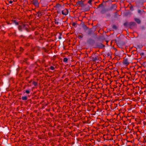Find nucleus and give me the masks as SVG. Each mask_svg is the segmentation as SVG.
I'll return each mask as SVG.
<instances>
[{
    "instance_id": "f257e3e1",
    "label": "nucleus",
    "mask_w": 146,
    "mask_h": 146,
    "mask_svg": "<svg viewBox=\"0 0 146 146\" xmlns=\"http://www.w3.org/2000/svg\"><path fill=\"white\" fill-rule=\"evenodd\" d=\"M95 48H102L105 47L104 45L102 44L101 43L98 42H96L95 43Z\"/></svg>"
},
{
    "instance_id": "f03ea898",
    "label": "nucleus",
    "mask_w": 146,
    "mask_h": 146,
    "mask_svg": "<svg viewBox=\"0 0 146 146\" xmlns=\"http://www.w3.org/2000/svg\"><path fill=\"white\" fill-rule=\"evenodd\" d=\"M119 37L118 38V40H115L118 46H119V45L122 46L124 45L125 44V42L120 39H119Z\"/></svg>"
},
{
    "instance_id": "7ed1b4c3",
    "label": "nucleus",
    "mask_w": 146,
    "mask_h": 146,
    "mask_svg": "<svg viewBox=\"0 0 146 146\" xmlns=\"http://www.w3.org/2000/svg\"><path fill=\"white\" fill-rule=\"evenodd\" d=\"M87 43L89 45H93L95 43V41L93 39L90 38L87 40Z\"/></svg>"
},
{
    "instance_id": "20e7f679",
    "label": "nucleus",
    "mask_w": 146,
    "mask_h": 146,
    "mask_svg": "<svg viewBox=\"0 0 146 146\" xmlns=\"http://www.w3.org/2000/svg\"><path fill=\"white\" fill-rule=\"evenodd\" d=\"M123 64L126 65H128L129 63L128 62V58H125L123 60Z\"/></svg>"
},
{
    "instance_id": "39448f33",
    "label": "nucleus",
    "mask_w": 146,
    "mask_h": 146,
    "mask_svg": "<svg viewBox=\"0 0 146 146\" xmlns=\"http://www.w3.org/2000/svg\"><path fill=\"white\" fill-rule=\"evenodd\" d=\"M68 13V11L67 9H66L64 11L62 10V13L63 15H66Z\"/></svg>"
},
{
    "instance_id": "423d86ee",
    "label": "nucleus",
    "mask_w": 146,
    "mask_h": 146,
    "mask_svg": "<svg viewBox=\"0 0 146 146\" xmlns=\"http://www.w3.org/2000/svg\"><path fill=\"white\" fill-rule=\"evenodd\" d=\"M117 6L115 4L112 5L110 8L108 9V11H111L113 9H115Z\"/></svg>"
},
{
    "instance_id": "0eeeda50",
    "label": "nucleus",
    "mask_w": 146,
    "mask_h": 146,
    "mask_svg": "<svg viewBox=\"0 0 146 146\" xmlns=\"http://www.w3.org/2000/svg\"><path fill=\"white\" fill-rule=\"evenodd\" d=\"M77 5H79L82 7H84V5L83 3V1H78L77 3Z\"/></svg>"
},
{
    "instance_id": "6e6552de",
    "label": "nucleus",
    "mask_w": 146,
    "mask_h": 146,
    "mask_svg": "<svg viewBox=\"0 0 146 146\" xmlns=\"http://www.w3.org/2000/svg\"><path fill=\"white\" fill-rule=\"evenodd\" d=\"M26 26V25H23L22 26L19 25L18 26V29L20 31L22 32V29L23 28H25Z\"/></svg>"
},
{
    "instance_id": "1a4fd4ad",
    "label": "nucleus",
    "mask_w": 146,
    "mask_h": 146,
    "mask_svg": "<svg viewBox=\"0 0 146 146\" xmlns=\"http://www.w3.org/2000/svg\"><path fill=\"white\" fill-rule=\"evenodd\" d=\"M33 4L35 6H38L39 4L37 0H33L32 1Z\"/></svg>"
},
{
    "instance_id": "9d476101",
    "label": "nucleus",
    "mask_w": 146,
    "mask_h": 146,
    "mask_svg": "<svg viewBox=\"0 0 146 146\" xmlns=\"http://www.w3.org/2000/svg\"><path fill=\"white\" fill-rule=\"evenodd\" d=\"M82 27L85 31L88 29V28L83 23L82 24Z\"/></svg>"
},
{
    "instance_id": "9b49d317",
    "label": "nucleus",
    "mask_w": 146,
    "mask_h": 146,
    "mask_svg": "<svg viewBox=\"0 0 146 146\" xmlns=\"http://www.w3.org/2000/svg\"><path fill=\"white\" fill-rule=\"evenodd\" d=\"M129 24L130 27L132 26H135L136 25V23L134 22H130Z\"/></svg>"
},
{
    "instance_id": "f8f14e48",
    "label": "nucleus",
    "mask_w": 146,
    "mask_h": 146,
    "mask_svg": "<svg viewBox=\"0 0 146 146\" xmlns=\"http://www.w3.org/2000/svg\"><path fill=\"white\" fill-rule=\"evenodd\" d=\"M94 33L93 31L91 29H89L87 32V34L88 35H90L91 34L93 33Z\"/></svg>"
},
{
    "instance_id": "ddd939ff",
    "label": "nucleus",
    "mask_w": 146,
    "mask_h": 146,
    "mask_svg": "<svg viewBox=\"0 0 146 146\" xmlns=\"http://www.w3.org/2000/svg\"><path fill=\"white\" fill-rule=\"evenodd\" d=\"M134 20L138 24H140L141 22L140 20L139 19L135 18Z\"/></svg>"
},
{
    "instance_id": "4468645a",
    "label": "nucleus",
    "mask_w": 146,
    "mask_h": 146,
    "mask_svg": "<svg viewBox=\"0 0 146 146\" xmlns=\"http://www.w3.org/2000/svg\"><path fill=\"white\" fill-rule=\"evenodd\" d=\"M129 23L127 22H125L123 24V25L125 27H127L128 26H129Z\"/></svg>"
},
{
    "instance_id": "2eb2a0df",
    "label": "nucleus",
    "mask_w": 146,
    "mask_h": 146,
    "mask_svg": "<svg viewBox=\"0 0 146 146\" xmlns=\"http://www.w3.org/2000/svg\"><path fill=\"white\" fill-rule=\"evenodd\" d=\"M111 15L109 13H106L105 17L106 18L110 17H111Z\"/></svg>"
},
{
    "instance_id": "dca6fc26",
    "label": "nucleus",
    "mask_w": 146,
    "mask_h": 146,
    "mask_svg": "<svg viewBox=\"0 0 146 146\" xmlns=\"http://www.w3.org/2000/svg\"><path fill=\"white\" fill-rule=\"evenodd\" d=\"M106 10L105 9H102L101 11V13L102 14H104L106 12Z\"/></svg>"
},
{
    "instance_id": "f3484780",
    "label": "nucleus",
    "mask_w": 146,
    "mask_h": 146,
    "mask_svg": "<svg viewBox=\"0 0 146 146\" xmlns=\"http://www.w3.org/2000/svg\"><path fill=\"white\" fill-rule=\"evenodd\" d=\"M111 52L109 51L108 52H106V55L107 56H110V53Z\"/></svg>"
},
{
    "instance_id": "a211bd4d",
    "label": "nucleus",
    "mask_w": 146,
    "mask_h": 146,
    "mask_svg": "<svg viewBox=\"0 0 146 146\" xmlns=\"http://www.w3.org/2000/svg\"><path fill=\"white\" fill-rule=\"evenodd\" d=\"M112 28L114 30H116L117 29V27L114 25H113L112 26Z\"/></svg>"
},
{
    "instance_id": "6ab92c4d",
    "label": "nucleus",
    "mask_w": 146,
    "mask_h": 146,
    "mask_svg": "<svg viewBox=\"0 0 146 146\" xmlns=\"http://www.w3.org/2000/svg\"><path fill=\"white\" fill-rule=\"evenodd\" d=\"M92 60L93 61H96L98 60L97 57H93L92 59Z\"/></svg>"
},
{
    "instance_id": "aec40b11",
    "label": "nucleus",
    "mask_w": 146,
    "mask_h": 146,
    "mask_svg": "<svg viewBox=\"0 0 146 146\" xmlns=\"http://www.w3.org/2000/svg\"><path fill=\"white\" fill-rule=\"evenodd\" d=\"M22 99L23 100H27V97L26 96H22Z\"/></svg>"
},
{
    "instance_id": "412c9836",
    "label": "nucleus",
    "mask_w": 146,
    "mask_h": 146,
    "mask_svg": "<svg viewBox=\"0 0 146 146\" xmlns=\"http://www.w3.org/2000/svg\"><path fill=\"white\" fill-rule=\"evenodd\" d=\"M61 7V5L59 4H57L56 6V8L57 9H58V8Z\"/></svg>"
},
{
    "instance_id": "4be33fe9",
    "label": "nucleus",
    "mask_w": 146,
    "mask_h": 146,
    "mask_svg": "<svg viewBox=\"0 0 146 146\" xmlns=\"http://www.w3.org/2000/svg\"><path fill=\"white\" fill-rule=\"evenodd\" d=\"M13 23H14L16 25H17L19 24L17 22L16 20L14 21Z\"/></svg>"
},
{
    "instance_id": "5701e85b",
    "label": "nucleus",
    "mask_w": 146,
    "mask_h": 146,
    "mask_svg": "<svg viewBox=\"0 0 146 146\" xmlns=\"http://www.w3.org/2000/svg\"><path fill=\"white\" fill-rule=\"evenodd\" d=\"M68 60V58H64L63 61L64 62H67Z\"/></svg>"
},
{
    "instance_id": "b1692460",
    "label": "nucleus",
    "mask_w": 146,
    "mask_h": 146,
    "mask_svg": "<svg viewBox=\"0 0 146 146\" xmlns=\"http://www.w3.org/2000/svg\"><path fill=\"white\" fill-rule=\"evenodd\" d=\"M79 39H82L83 38V36H82L80 35H78V36H77Z\"/></svg>"
},
{
    "instance_id": "393cba45",
    "label": "nucleus",
    "mask_w": 146,
    "mask_h": 146,
    "mask_svg": "<svg viewBox=\"0 0 146 146\" xmlns=\"http://www.w3.org/2000/svg\"><path fill=\"white\" fill-rule=\"evenodd\" d=\"M60 36H59L58 38L59 39H61L62 38L61 36L62 35V34L61 33H60Z\"/></svg>"
},
{
    "instance_id": "a878e982",
    "label": "nucleus",
    "mask_w": 146,
    "mask_h": 146,
    "mask_svg": "<svg viewBox=\"0 0 146 146\" xmlns=\"http://www.w3.org/2000/svg\"><path fill=\"white\" fill-rule=\"evenodd\" d=\"M103 6V5L102 3L101 4H100V5H99L98 6V8H99V7H102Z\"/></svg>"
},
{
    "instance_id": "bb28decb",
    "label": "nucleus",
    "mask_w": 146,
    "mask_h": 146,
    "mask_svg": "<svg viewBox=\"0 0 146 146\" xmlns=\"http://www.w3.org/2000/svg\"><path fill=\"white\" fill-rule=\"evenodd\" d=\"M140 55L141 56H143L144 54V53L143 52H140Z\"/></svg>"
},
{
    "instance_id": "cd10ccee",
    "label": "nucleus",
    "mask_w": 146,
    "mask_h": 146,
    "mask_svg": "<svg viewBox=\"0 0 146 146\" xmlns=\"http://www.w3.org/2000/svg\"><path fill=\"white\" fill-rule=\"evenodd\" d=\"M33 84L35 86H36L37 85V83L35 82H33Z\"/></svg>"
},
{
    "instance_id": "c85d7f7f",
    "label": "nucleus",
    "mask_w": 146,
    "mask_h": 146,
    "mask_svg": "<svg viewBox=\"0 0 146 146\" xmlns=\"http://www.w3.org/2000/svg\"><path fill=\"white\" fill-rule=\"evenodd\" d=\"M50 69L52 70H54V67H53L52 66H51L50 67Z\"/></svg>"
},
{
    "instance_id": "c756f323",
    "label": "nucleus",
    "mask_w": 146,
    "mask_h": 146,
    "mask_svg": "<svg viewBox=\"0 0 146 146\" xmlns=\"http://www.w3.org/2000/svg\"><path fill=\"white\" fill-rule=\"evenodd\" d=\"M25 92L27 94H29L30 93V92L29 90H26L25 91Z\"/></svg>"
},
{
    "instance_id": "7c9ffc66",
    "label": "nucleus",
    "mask_w": 146,
    "mask_h": 146,
    "mask_svg": "<svg viewBox=\"0 0 146 146\" xmlns=\"http://www.w3.org/2000/svg\"><path fill=\"white\" fill-rule=\"evenodd\" d=\"M92 0H89L88 2V3H89V4H91V2H92Z\"/></svg>"
},
{
    "instance_id": "2f4dec72",
    "label": "nucleus",
    "mask_w": 146,
    "mask_h": 146,
    "mask_svg": "<svg viewBox=\"0 0 146 146\" xmlns=\"http://www.w3.org/2000/svg\"><path fill=\"white\" fill-rule=\"evenodd\" d=\"M55 23L56 24H59V22H58V21H56V19H55Z\"/></svg>"
},
{
    "instance_id": "473e14b6",
    "label": "nucleus",
    "mask_w": 146,
    "mask_h": 146,
    "mask_svg": "<svg viewBox=\"0 0 146 146\" xmlns=\"http://www.w3.org/2000/svg\"><path fill=\"white\" fill-rule=\"evenodd\" d=\"M141 11L139 9H138V10H137V12H138V13H141Z\"/></svg>"
},
{
    "instance_id": "72a5a7b5",
    "label": "nucleus",
    "mask_w": 146,
    "mask_h": 146,
    "mask_svg": "<svg viewBox=\"0 0 146 146\" xmlns=\"http://www.w3.org/2000/svg\"><path fill=\"white\" fill-rule=\"evenodd\" d=\"M137 47L139 49H141L142 47H141L139 45H137Z\"/></svg>"
},
{
    "instance_id": "f704fd0d",
    "label": "nucleus",
    "mask_w": 146,
    "mask_h": 146,
    "mask_svg": "<svg viewBox=\"0 0 146 146\" xmlns=\"http://www.w3.org/2000/svg\"><path fill=\"white\" fill-rule=\"evenodd\" d=\"M57 12L58 13H60V10H59V9H57Z\"/></svg>"
},
{
    "instance_id": "c9c22d12",
    "label": "nucleus",
    "mask_w": 146,
    "mask_h": 146,
    "mask_svg": "<svg viewBox=\"0 0 146 146\" xmlns=\"http://www.w3.org/2000/svg\"><path fill=\"white\" fill-rule=\"evenodd\" d=\"M76 25V23H72V26H75V25Z\"/></svg>"
},
{
    "instance_id": "e433bc0d",
    "label": "nucleus",
    "mask_w": 146,
    "mask_h": 146,
    "mask_svg": "<svg viewBox=\"0 0 146 146\" xmlns=\"http://www.w3.org/2000/svg\"><path fill=\"white\" fill-rule=\"evenodd\" d=\"M128 14H129V13L128 12H126L125 13V15L126 16L128 15Z\"/></svg>"
},
{
    "instance_id": "4c0bfd02",
    "label": "nucleus",
    "mask_w": 146,
    "mask_h": 146,
    "mask_svg": "<svg viewBox=\"0 0 146 146\" xmlns=\"http://www.w3.org/2000/svg\"><path fill=\"white\" fill-rule=\"evenodd\" d=\"M13 3V1H9V3L10 4L12 3Z\"/></svg>"
},
{
    "instance_id": "58836bf2",
    "label": "nucleus",
    "mask_w": 146,
    "mask_h": 146,
    "mask_svg": "<svg viewBox=\"0 0 146 146\" xmlns=\"http://www.w3.org/2000/svg\"><path fill=\"white\" fill-rule=\"evenodd\" d=\"M24 28H25V29L27 31V30H28L27 29V28L26 27V26H25V27Z\"/></svg>"
},
{
    "instance_id": "ea45409f",
    "label": "nucleus",
    "mask_w": 146,
    "mask_h": 146,
    "mask_svg": "<svg viewBox=\"0 0 146 146\" xmlns=\"http://www.w3.org/2000/svg\"><path fill=\"white\" fill-rule=\"evenodd\" d=\"M115 54H116V55L117 56H118V54L117 53V52H116V53H115Z\"/></svg>"
},
{
    "instance_id": "a19ab883",
    "label": "nucleus",
    "mask_w": 146,
    "mask_h": 146,
    "mask_svg": "<svg viewBox=\"0 0 146 146\" xmlns=\"http://www.w3.org/2000/svg\"><path fill=\"white\" fill-rule=\"evenodd\" d=\"M86 9V11H88L89 10V9L87 8Z\"/></svg>"
},
{
    "instance_id": "79ce46f5",
    "label": "nucleus",
    "mask_w": 146,
    "mask_h": 146,
    "mask_svg": "<svg viewBox=\"0 0 146 146\" xmlns=\"http://www.w3.org/2000/svg\"><path fill=\"white\" fill-rule=\"evenodd\" d=\"M119 47H120V46H120V45H119V46H118Z\"/></svg>"
},
{
    "instance_id": "37998d69",
    "label": "nucleus",
    "mask_w": 146,
    "mask_h": 146,
    "mask_svg": "<svg viewBox=\"0 0 146 146\" xmlns=\"http://www.w3.org/2000/svg\"><path fill=\"white\" fill-rule=\"evenodd\" d=\"M119 47H120V46H120V45H119V46H118Z\"/></svg>"
},
{
    "instance_id": "c03bdc74",
    "label": "nucleus",
    "mask_w": 146,
    "mask_h": 146,
    "mask_svg": "<svg viewBox=\"0 0 146 146\" xmlns=\"http://www.w3.org/2000/svg\"><path fill=\"white\" fill-rule=\"evenodd\" d=\"M95 115V114H92V115Z\"/></svg>"
}]
</instances>
